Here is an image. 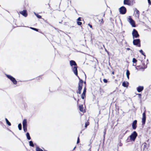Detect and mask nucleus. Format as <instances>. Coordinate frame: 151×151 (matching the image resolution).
<instances>
[{
  "mask_svg": "<svg viewBox=\"0 0 151 151\" xmlns=\"http://www.w3.org/2000/svg\"><path fill=\"white\" fill-rule=\"evenodd\" d=\"M105 51L107 52V53H108L109 52L107 51V50H106V49L105 48Z\"/></svg>",
  "mask_w": 151,
  "mask_h": 151,
  "instance_id": "obj_45",
  "label": "nucleus"
},
{
  "mask_svg": "<svg viewBox=\"0 0 151 151\" xmlns=\"http://www.w3.org/2000/svg\"><path fill=\"white\" fill-rule=\"evenodd\" d=\"M130 75V73L129 70H127L126 71V75L127 76H129Z\"/></svg>",
  "mask_w": 151,
  "mask_h": 151,
  "instance_id": "obj_34",
  "label": "nucleus"
},
{
  "mask_svg": "<svg viewBox=\"0 0 151 151\" xmlns=\"http://www.w3.org/2000/svg\"><path fill=\"white\" fill-rule=\"evenodd\" d=\"M106 128L104 130V139L105 138V135L106 134Z\"/></svg>",
  "mask_w": 151,
  "mask_h": 151,
  "instance_id": "obj_29",
  "label": "nucleus"
},
{
  "mask_svg": "<svg viewBox=\"0 0 151 151\" xmlns=\"http://www.w3.org/2000/svg\"><path fill=\"white\" fill-rule=\"evenodd\" d=\"M149 4L150 5L151 4V2L150 0H147Z\"/></svg>",
  "mask_w": 151,
  "mask_h": 151,
  "instance_id": "obj_42",
  "label": "nucleus"
},
{
  "mask_svg": "<svg viewBox=\"0 0 151 151\" xmlns=\"http://www.w3.org/2000/svg\"><path fill=\"white\" fill-rule=\"evenodd\" d=\"M86 87H85L84 88L83 93H84L85 94H86Z\"/></svg>",
  "mask_w": 151,
  "mask_h": 151,
  "instance_id": "obj_35",
  "label": "nucleus"
},
{
  "mask_svg": "<svg viewBox=\"0 0 151 151\" xmlns=\"http://www.w3.org/2000/svg\"><path fill=\"white\" fill-rule=\"evenodd\" d=\"M5 120L6 121V124L9 125V126H11V123L8 120L6 119L5 118Z\"/></svg>",
  "mask_w": 151,
  "mask_h": 151,
  "instance_id": "obj_22",
  "label": "nucleus"
},
{
  "mask_svg": "<svg viewBox=\"0 0 151 151\" xmlns=\"http://www.w3.org/2000/svg\"><path fill=\"white\" fill-rule=\"evenodd\" d=\"M139 51L143 55L145 56V57L146 56L145 55L144 53L143 50H139Z\"/></svg>",
  "mask_w": 151,
  "mask_h": 151,
  "instance_id": "obj_26",
  "label": "nucleus"
},
{
  "mask_svg": "<svg viewBox=\"0 0 151 151\" xmlns=\"http://www.w3.org/2000/svg\"><path fill=\"white\" fill-rule=\"evenodd\" d=\"M79 108L81 112H83V105H80L79 106Z\"/></svg>",
  "mask_w": 151,
  "mask_h": 151,
  "instance_id": "obj_21",
  "label": "nucleus"
},
{
  "mask_svg": "<svg viewBox=\"0 0 151 151\" xmlns=\"http://www.w3.org/2000/svg\"><path fill=\"white\" fill-rule=\"evenodd\" d=\"M34 14L35 15H36V16L39 19H41V16L38 14H36L34 12Z\"/></svg>",
  "mask_w": 151,
  "mask_h": 151,
  "instance_id": "obj_25",
  "label": "nucleus"
},
{
  "mask_svg": "<svg viewBox=\"0 0 151 151\" xmlns=\"http://www.w3.org/2000/svg\"><path fill=\"white\" fill-rule=\"evenodd\" d=\"M112 74L114 75V71H113L112 72Z\"/></svg>",
  "mask_w": 151,
  "mask_h": 151,
  "instance_id": "obj_50",
  "label": "nucleus"
},
{
  "mask_svg": "<svg viewBox=\"0 0 151 151\" xmlns=\"http://www.w3.org/2000/svg\"><path fill=\"white\" fill-rule=\"evenodd\" d=\"M129 83L128 82H123L122 83V85L124 87H127Z\"/></svg>",
  "mask_w": 151,
  "mask_h": 151,
  "instance_id": "obj_18",
  "label": "nucleus"
},
{
  "mask_svg": "<svg viewBox=\"0 0 151 151\" xmlns=\"http://www.w3.org/2000/svg\"><path fill=\"white\" fill-rule=\"evenodd\" d=\"M133 42L134 45H137L138 47L141 46L140 40L139 39H134Z\"/></svg>",
  "mask_w": 151,
  "mask_h": 151,
  "instance_id": "obj_4",
  "label": "nucleus"
},
{
  "mask_svg": "<svg viewBox=\"0 0 151 151\" xmlns=\"http://www.w3.org/2000/svg\"><path fill=\"white\" fill-rule=\"evenodd\" d=\"M137 61V60L135 58H133L132 59V62L133 63H136Z\"/></svg>",
  "mask_w": 151,
  "mask_h": 151,
  "instance_id": "obj_33",
  "label": "nucleus"
},
{
  "mask_svg": "<svg viewBox=\"0 0 151 151\" xmlns=\"http://www.w3.org/2000/svg\"><path fill=\"white\" fill-rule=\"evenodd\" d=\"M36 151H43L42 149L38 147H37L36 149Z\"/></svg>",
  "mask_w": 151,
  "mask_h": 151,
  "instance_id": "obj_24",
  "label": "nucleus"
},
{
  "mask_svg": "<svg viewBox=\"0 0 151 151\" xmlns=\"http://www.w3.org/2000/svg\"><path fill=\"white\" fill-rule=\"evenodd\" d=\"M70 64L72 67V70L75 74L78 76L77 65L75 61L71 60L70 61Z\"/></svg>",
  "mask_w": 151,
  "mask_h": 151,
  "instance_id": "obj_1",
  "label": "nucleus"
},
{
  "mask_svg": "<svg viewBox=\"0 0 151 151\" xmlns=\"http://www.w3.org/2000/svg\"><path fill=\"white\" fill-rule=\"evenodd\" d=\"M146 114L144 112L142 114V125H144L145 123L146 122Z\"/></svg>",
  "mask_w": 151,
  "mask_h": 151,
  "instance_id": "obj_9",
  "label": "nucleus"
},
{
  "mask_svg": "<svg viewBox=\"0 0 151 151\" xmlns=\"http://www.w3.org/2000/svg\"><path fill=\"white\" fill-rule=\"evenodd\" d=\"M77 23L79 25H81L82 24V22L79 21Z\"/></svg>",
  "mask_w": 151,
  "mask_h": 151,
  "instance_id": "obj_37",
  "label": "nucleus"
},
{
  "mask_svg": "<svg viewBox=\"0 0 151 151\" xmlns=\"http://www.w3.org/2000/svg\"><path fill=\"white\" fill-rule=\"evenodd\" d=\"M11 81L13 83L14 85H16L17 83V81L14 78H13V79L11 80Z\"/></svg>",
  "mask_w": 151,
  "mask_h": 151,
  "instance_id": "obj_19",
  "label": "nucleus"
},
{
  "mask_svg": "<svg viewBox=\"0 0 151 151\" xmlns=\"http://www.w3.org/2000/svg\"><path fill=\"white\" fill-rule=\"evenodd\" d=\"M5 75L6 76V77L9 79L11 81V80H12V79H13V76H11L10 75H7L6 74H5Z\"/></svg>",
  "mask_w": 151,
  "mask_h": 151,
  "instance_id": "obj_16",
  "label": "nucleus"
},
{
  "mask_svg": "<svg viewBox=\"0 0 151 151\" xmlns=\"http://www.w3.org/2000/svg\"><path fill=\"white\" fill-rule=\"evenodd\" d=\"M26 137L28 140H30L31 139L30 137L29 133L28 132H27L26 134Z\"/></svg>",
  "mask_w": 151,
  "mask_h": 151,
  "instance_id": "obj_20",
  "label": "nucleus"
},
{
  "mask_svg": "<svg viewBox=\"0 0 151 151\" xmlns=\"http://www.w3.org/2000/svg\"><path fill=\"white\" fill-rule=\"evenodd\" d=\"M137 95H138V96L139 98H141L142 95L141 94H137Z\"/></svg>",
  "mask_w": 151,
  "mask_h": 151,
  "instance_id": "obj_41",
  "label": "nucleus"
},
{
  "mask_svg": "<svg viewBox=\"0 0 151 151\" xmlns=\"http://www.w3.org/2000/svg\"><path fill=\"white\" fill-rule=\"evenodd\" d=\"M141 68L140 66H137V67H135L136 69L137 70H139V68Z\"/></svg>",
  "mask_w": 151,
  "mask_h": 151,
  "instance_id": "obj_36",
  "label": "nucleus"
},
{
  "mask_svg": "<svg viewBox=\"0 0 151 151\" xmlns=\"http://www.w3.org/2000/svg\"><path fill=\"white\" fill-rule=\"evenodd\" d=\"M29 145L30 146L34 147V145L32 141H31L29 142Z\"/></svg>",
  "mask_w": 151,
  "mask_h": 151,
  "instance_id": "obj_23",
  "label": "nucleus"
},
{
  "mask_svg": "<svg viewBox=\"0 0 151 151\" xmlns=\"http://www.w3.org/2000/svg\"><path fill=\"white\" fill-rule=\"evenodd\" d=\"M84 83H85H85H86V82H85H85H84Z\"/></svg>",
  "mask_w": 151,
  "mask_h": 151,
  "instance_id": "obj_56",
  "label": "nucleus"
},
{
  "mask_svg": "<svg viewBox=\"0 0 151 151\" xmlns=\"http://www.w3.org/2000/svg\"><path fill=\"white\" fill-rule=\"evenodd\" d=\"M143 89L144 87L143 86H139L137 88V91L138 92H142Z\"/></svg>",
  "mask_w": 151,
  "mask_h": 151,
  "instance_id": "obj_12",
  "label": "nucleus"
},
{
  "mask_svg": "<svg viewBox=\"0 0 151 151\" xmlns=\"http://www.w3.org/2000/svg\"><path fill=\"white\" fill-rule=\"evenodd\" d=\"M142 64L143 67H141V68H139V70H142V71H144L145 69L147 68V65H145V63L144 62H143L142 61Z\"/></svg>",
  "mask_w": 151,
  "mask_h": 151,
  "instance_id": "obj_13",
  "label": "nucleus"
},
{
  "mask_svg": "<svg viewBox=\"0 0 151 151\" xmlns=\"http://www.w3.org/2000/svg\"><path fill=\"white\" fill-rule=\"evenodd\" d=\"M133 38H137L139 37V35L137 31L135 29H133L132 33Z\"/></svg>",
  "mask_w": 151,
  "mask_h": 151,
  "instance_id": "obj_6",
  "label": "nucleus"
},
{
  "mask_svg": "<svg viewBox=\"0 0 151 151\" xmlns=\"http://www.w3.org/2000/svg\"><path fill=\"white\" fill-rule=\"evenodd\" d=\"M104 15H105V14H104V15H103V16L104 17Z\"/></svg>",
  "mask_w": 151,
  "mask_h": 151,
  "instance_id": "obj_54",
  "label": "nucleus"
},
{
  "mask_svg": "<svg viewBox=\"0 0 151 151\" xmlns=\"http://www.w3.org/2000/svg\"><path fill=\"white\" fill-rule=\"evenodd\" d=\"M30 28L32 30H35L36 31H38V29H37L36 28H33V27H30Z\"/></svg>",
  "mask_w": 151,
  "mask_h": 151,
  "instance_id": "obj_32",
  "label": "nucleus"
},
{
  "mask_svg": "<svg viewBox=\"0 0 151 151\" xmlns=\"http://www.w3.org/2000/svg\"><path fill=\"white\" fill-rule=\"evenodd\" d=\"M78 21H81V19L80 17H79L77 19Z\"/></svg>",
  "mask_w": 151,
  "mask_h": 151,
  "instance_id": "obj_43",
  "label": "nucleus"
},
{
  "mask_svg": "<svg viewBox=\"0 0 151 151\" xmlns=\"http://www.w3.org/2000/svg\"><path fill=\"white\" fill-rule=\"evenodd\" d=\"M103 47H104V48H105V46H104V45H103Z\"/></svg>",
  "mask_w": 151,
  "mask_h": 151,
  "instance_id": "obj_51",
  "label": "nucleus"
},
{
  "mask_svg": "<svg viewBox=\"0 0 151 151\" xmlns=\"http://www.w3.org/2000/svg\"><path fill=\"white\" fill-rule=\"evenodd\" d=\"M23 129L25 132H27V121L26 119H24L23 120L22 122Z\"/></svg>",
  "mask_w": 151,
  "mask_h": 151,
  "instance_id": "obj_5",
  "label": "nucleus"
},
{
  "mask_svg": "<svg viewBox=\"0 0 151 151\" xmlns=\"http://www.w3.org/2000/svg\"><path fill=\"white\" fill-rule=\"evenodd\" d=\"M137 134L136 131H134L130 136V140L131 141H134L137 137Z\"/></svg>",
  "mask_w": 151,
  "mask_h": 151,
  "instance_id": "obj_2",
  "label": "nucleus"
},
{
  "mask_svg": "<svg viewBox=\"0 0 151 151\" xmlns=\"http://www.w3.org/2000/svg\"><path fill=\"white\" fill-rule=\"evenodd\" d=\"M127 50H131L130 49V48H127Z\"/></svg>",
  "mask_w": 151,
  "mask_h": 151,
  "instance_id": "obj_46",
  "label": "nucleus"
},
{
  "mask_svg": "<svg viewBox=\"0 0 151 151\" xmlns=\"http://www.w3.org/2000/svg\"><path fill=\"white\" fill-rule=\"evenodd\" d=\"M131 3H132V4L133 5L135 3V0H129Z\"/></svg>",
  "mask_w": 151,
  "mask_h": 151,
  "instance_id": "obj_31",
  "label": "nucleus"
},
{
  "mask_svg": "<svg viewBox=\"0 0 151 151\" xmlns=\"http://www.w3.org/2000/svg\"><path fill=\"white\" fill-rule=\"evenodd\" d=\"M62 23V22H59V23Z\"/></svg>",
  "mask_w": 151,
  "mask_h": 151,
  "instance_id": "obj_53",
  "label": "nucleus"
},
{
  "mask_svg": "<svg viewBox=\"0 0 151 151\" xmlns=\"http://www.w3.org/2000/svg\"><path fill=\"white\" fill-rule=\"evenodd\" d=\"M18 127L19 128V130H22V124L21 123L19 124L18 125Z\"/></svg>",
  "mask_w": 151,
  "mask_h": 151,
  "instance_id": "obj_27",
  "label": "nucleus"
},
{
  "mask_svg": "<svg viewBox=\"0 0 151 151\" xmlns=\"http://www.w3.org/2000/svg\"><path fill=\"white\" fill-rule=\"evenodd\" d=\"M19 13L25 17H27V14L26 10H23L22 11L19 12Z\"/></svg>",
  "mask_w": 151,
  "mask_h": 151,
  "instance_id": "obj_11",
  "label": "nucleus"
},
{
  "mask_svg": "<svg viewBox=\"0 0 151 151\" xmlns=\"http://www.w3.org/2000/svg\"><path fill=\"white\" fill-rule=\"evenodd\" d=\"M89 125V123L88 122H86L85 124V127L86 128L87 127V126H88Z\"/></svg>",
  "mask_w": 151,
  "mask_h": 151,
  "instance_id": "obj_30",
  "label": "nucleus"
},
{
  "mask_svg": "<svg viewBox=\"0 0 151 151\" xmlns=\"http://www.w3.org/2000/svg\"><path fill=\"white\" fill-rule=\"evenodd\" d=\"M75 148H76V147H75L74 148L73 150H74Z\"/></svg>",
  "mask_w": 151,
  "mask_h": 151,
  "instance_id": "obj_55",
  "label": "nucleus"
},
{
  "mask_svg": "<svg viewBox=\"0 0 151 151\" xmlns=\"http://www.w3.org/2000/svg\"><path fill=\"white\" fill-rule=\"evenodd\" d=\"M120 13L122 14H125L127 10L126 8L124 6L121 7L119 9Z\"/></svg>",
  "mask_w": 151,
  "mask_h": 151,
  "instance_id": "obj_8",
  "label": "nucleus"
},
{
  "mask_svg": "<svg viewBox=\"0 0 151 151\" xmlns=\"http://www.w3.org/2000/svg\"><path fill=\"white\" fill-rule=\"evenodd\" d=\"M127 21L129 22L132 27H135V22L131 18V16H129L127 18Z\"/></svg>",
  "mask_w": 151,
  "mask_h": 151,
  "instance_id": "obj_3",
  "label": "nucleus"
},
{
  "mask_svg": "<svg viewBox=\"0 0 151 151\" xmlns=\"http://www.w3.org/2000/svg\"><path fill=\"white\" fill-rule=\"evenodd\" d=\"M124 5H127L128 6H132L133 5L129 0H124Z\"/></svg>",
  "mask_w": 151,
  "mask_h": 151,
  "instance_id": "obj_10",
  "label": "nucleus"
},
{
  "mask_svg": "<svg viewBox=\"0 0 151 151\" xmlns=\"http://www.w3.org/2000/svg\"><path fill=\"white\" fill-rule=\"evenodd\" d=\"M127 77L128 79H129V76H127Z\"/></svg>",
  "mask_w": 151,
  "mask_h": 151,
  "instance_id": "obj_48",
  "label": "nucleus"
},
{
  "mask_svg": "<svg viewBox=\"0 0 151 151\" xmlns=\"http://www.w3.org/2000/svg\"><path fill=\"white\" fill-rule=\"evenodd\" d=\"M88 151H91V147L88 149Z\"/></svg>",
  "mask_w": 151,
  "mask_h": 151,
  "instance_id": "obj_49",
  "label": "nucleus"
},
{
  "mask_svg": "<svg viewBox=\"0 0 151 151\" xmlns=\"http://www.w3.org/2000/svg\"><path fill=\"white\" fill-rule=\"evenodd\" d=\"M5 75L6 76V77L9 79L11 81V80H12V79H13V76H11L10 75H7L6 74H5Z\"/></svg>",
  "mask_w": 151,
  "mask_h": 151,
  "instance_id": "obj_17",
  "label": "nucleus"
},
{
  "mask_svg": "<svg viewBox=\"0 0 151 151\" xmlns=\"http://www.w3.org/2000/svg\"><path fill=\"white\" fill-rule=\"evenodd\" d=\"M88 25L91 28H92V26L90 24H88Z\"/></svg>",
  "mask_w": 151,
  "mask_h": 151,
  "instance_id": "obj_44",
  "label": "nucleus"
},
{
  "mask_svg": "<svg viewBox=\"0 0 151 151\" xmlns=\"http://www.w3.org/2000/svg\"><path fill=\"white\" fill-rule=\"evenodd\" d=\"M134 12H136L135 14L136 17L138 18L139 16V11L136 8H135Z\"/></svg>",
  "mask_w": 151,
  "mask_h": 151,
  "instance_id": "obj_15",
  "label": "nucleus"
},
{
  "mask_svg": "<svg viewBox=\"0 0 151 151\" xmlns=\"http://www.w3.org/2000/svg\"><path fill=\"white\" fill-rule=\"evenodd\" d=\"M101 23H103L104 22H103V19H101Z\"/></svg>",
  "mask_w": 151,
  "mask_h": 151,
  "instance_id": "obj_47",
  "label": "nucleus"
},
{
  "mask_svg": "<svg viewBox=\"0 0 151 151\" xmlns=\"http://www.w3.org/2000/svg\"><path fill=\"white\" fill-rule=\"evenodd\" d=\"M86 97V94L82 93L81 95V97L82 99H84Z\"/></svg>",
  "mask_w": 151,
  "mask_h": 151,
  "instance_id": "obj_28",
  "label": "nucleus"
},
{
  "mask_svg": "<svg viewBox=\"0 0 151 151\" xmlns=\"http://www.w3.org/2000/svg\"><path fill=\"white\" fill-rule=\"evenodd\" d=\"M97 124H98V122H97Z\"/></svg>",
  "mask_w": 151,
  "mask_h": 151,
  "instance_id": "obj_57",
  "label": "nucleus"
},
{
  "mask_svg": "<svg viewBox=\"0 0 151 151\" xmlns=\"http://www.w3.org/2000/svg\"><path fill=\"white\" fill-rule=\"evenodd\" d=\"M103 81L105 83H106L107 82V80L105 79H103Z\"/></svg>",
  "mask_w": 151,
  "mask_h": 151,
  "instance_id": "obj_40",
  "label": "nucleus"
},
{
  "mask_svg": "<svg viewBox=\"0 0 151 151\" xmlns=\"http://www.w3.org/2000/svg\"><path fill=\"white\" fill-rule=\"evenodd\" d=\"M75 100H76V99L75 98H74Z\"/></svg>",
  "mask_w": 151,
  "mask_h": 151,
  "instance_id": "obj_58",
  "label": "nucleus"
},
{
  "mask_svg": "<svg viewBox=\"0 0 151 151\" xmlns=\"http://www.w3.org/2000/svg\"><path fill=\"white\" fill-rule=\"evenodd\" d=\"M81 90H78L77 92L79 94H81Z\"/></svg>",
  "mask_w": 151,
  "mask_h": 151,
  "instance_id": "obj_38",
  "label": "nucleus"
},
{
  "mask_svg": "<svg viewBox=\"0 0 151 151\" xmlns=\"http://www.w3.org/2000/svg\"><path fill=\"white\" fill-rule=\"evenodd\" d=\"M79 80V81L78 83V90H81L82 89V86L83 83V81L78 76H77Z\"/></svg>",
  "mask_w": 151,
  "mask_h": 151,
  "instance_id": "obj_7",
  "label": "nucleus"
},
{
  "mask_svg": "<svg viewBox=\"0 0 151 151\" xmlns=\"http://www.w3.org/2000/svg\"><path fill=\"white\" fill-rule=\"evenodd\" d=\"M133 65L135 66L136 65H134V64H133Z\"/></svg>",
  "mask_w": 151,
  "mask_h": 151,
  "instance_id": "obj_52",
  "label": "nucleus"
},
{
  "mask_svg": "<svg viewBox=\"0 0 151 151\" xmlns=\"http://www.w3.org/2000/svg\"><path fill=\"white\" fill-rule=\"evenodd\" d=\"M137 120H135L134 121L132 124V128L134 129H135L136 128V124L137 123Z\"/></svg>",
  "mask_w": 151,
  "mask_h": 151,
  "instance_id": "obj_14",
  "label": "nucleus"
},
{
  "mask_svg": "<svg viewBox=\"0 0 151 151\" xmlns=\"http://www.w3.org/2000/svg\"><path fill=\"white\" fill-rule=\"evenodd\" d=\"M79 142H80V140H79V136L78 138L77 143V144H78Z\"/></svg>",
  "mask_w": 151,
  "mask_h": 151,
  "instance_id": "obj_39",
  "label": "nucleus"
}]
</instances>
